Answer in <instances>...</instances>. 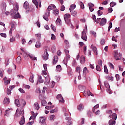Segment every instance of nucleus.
<instances>
[{"instance_id":"obj_37","label":"nucleus","mask_w":125,"mask_h":125,"mask_svg":"<svg viewBox=\"0 0 125 125\" xmlns=\"http://www.w3.org/2000/svg\"><path fill=\"white\" fill-rule=\"evenodd\" d=\"M87 93L88 96H90V95H91V96H94V95H93V94H92V93L90 92V91H89V90H88V91H87Z\"/></svg>"},{"instance_id":"obj_18","label":"nucleus","mask_w":125,"mask_h":125,"mask_svg":"<svg viewBox=\"0 0 125 125\" xmlns=\"http://www.w3.org/2000/svg\"><path fill=\"white\" fill-rule=\"evenodd\" d=\"M109 125H116V121L113 120H110L108 122Z\"/></svg>"},{"instance_id":"obj_4","label":"nucleus","mask_w":125,"mask_h":125,"mask_svg":"<svg viewBox=\"0 0 125 125\" xmlns=\"http://www.w3.org/2000/svg\"><path fill=\"white\" fill-rule=\"evenodd\" d=\"M49 14H50V12L47 10L45 14L43 15V18L44 20H46V21H48V17L49 16Z\"/></svg>"},{"instance_id":"obj_3","label":"nucleus","mask_w":125,"mask_h":125,"mask_svg":"<svg viewBox=\"0 0 125 125\" xmlns=\"http://www.w3.org/2000/svg\"><path fill=\"white\" fill-rule=\"evenodd\" d=\"M64 19L66 24H70L71 23V15L65 14L64 15Z\"/></svg>"},{"instance_id":"obj_2","label":"nucleus","mask_w":125,"mask_h":125,"mask_svg":"<svg viewBox=\"0 0 125 125\" xmlns=\"http://www.w3.org/2000/svg\"><path fill=\"white\" fill-rule=\"evenodd\" d=\"M21 50L23 52V56L24 59H28V57H29L33 61H35V60L37 61V57H35L33 54L26 52V51L22 48H21Z\"/></svg>"},{"instance_id":"obj_39","label":"nucleus","mask_w":125,"mask_h":125,"mask_svg":"<svg viewBox=\"0 0 125 125\" xmlns=\"http://www.w3.org/2000/svg\"><path fill=\"white\" fill-rule=\"evenodd\" d=\"M62 98H63V97H62V95L61 94H59L57 96V99H58V100L61 99Z\"/></svg>"},{"instance_id":"obj_9","label":"nucleus","mask_w":125,"mask_h":125,"mask_svg":"<svg viewBox=\"0 0 125 125\" xmlns=\"http://www.w3.org/2000/svg\"><path fill=\"white\" fill-rule=\"evenodd\" d=\"M64 51L65 53L66 58H67V60H69L70 59V55H69V50L64 49Z\"/></svg>"},{"instance_id":"obj_34","label":"nucleus","mask_w":125,"mask_h":125,"mask_svg":"<svg viewBox=\"0 0 125 125\" xmlns=\"http://www.w3.org/2000/svg\"><path fill=\"white\" fill-rule=\"evenodd\" d=\"M15 22L12 21L11 22V29H12L13 30H14V27H15Z\"/></svg>"},{"instance_id":"obj_52","label":"nucleus","mask_w":125,"mask_h":125,"mask_svg":"<svg viewBox=\"0 0 125 125\" xmlns=\"http://www.w3.org/2000/svg\"><path fill=\"white\" fill-rule=\"evenodd\" d=\"M7 93L8 95L11 94V90L10 89L7 88Z\"/></svg>"},{"instance_id":"obj_12","label":"nucleus","mask_w":125,"mask_h":125,"mask_svg":"<svg viewBox=\"0 0 125 125\" xmlns=\"http://www.w3.org/2000/svg\"><path fill=\"white\" fill-rule=\"evenodd\" d=\"M25 124V117H24V116H23L21 119V121H20V125H23Z\"/></svg>"},{"instance_id":"obj_21","label":"nucleus","mask_w":125,"mask_h":125,"mask_svg":"<svg viewBox=\"0 0 125 125\" xmlns=\"http://www.w3.org/2000/svg\"><path fill=\"white\" fill-rule=\"evenodd\" d=\"M112 116V120H117V114L116 113H113L112 115H110L109 117Z\"/></svg>"},{"instance_id":"obj_6","label":"nucleus","mask_w":125,"mask_h":125,"mask_svg":"<svg viewBox=\"0 0 125 125\" xmlns=\"http://www.w3.org/2000/svg\"><path fill=\"white\" fill-rule=\"evenodd\" d=\"M48 53H47V49H45L44 54L42 56V58L45 60H47L48 59Z\"/></svg>"},{"instance_id":"obj_14","label":"nucleus","mask_w":125,"mask_h":125,"mask_svg":"<svg viewBox=\"0 0 125 125\" xmlns=\"http://www.w3.org/2000/svg\"><path fill=\"white\" fill-rule=\"evenodd\" d=\"M80 62L81 64H83L85 62V57L83 56H82L80 58Z\"/></svg>"},{"instance_id":"obj_28","label":"nucleus","mask_w":125,"mask_h":125,"mask_svg":"<svg viewBox=\"0 0 125 125\" xmlns=\"http://www.w3.org/2000/svg\"><path fill=\"white\" fill-rule=\"evenodd\" d=\"M87 73H88V70H87V68H86V67H85L83 69V75H86Z\"/></svg>"},{"instance_id":"obj_5","label":"nucleus","mask_w":125,"mask_h":125,"mask_svg":"<svg viewBox=\"0 0 125 125\" xmlns=\"http://www.w3.org/2000/svg\"><path fill=\"white\" fill-rule=\"evenodd\" d=\"M56 9V6L54 4H50L48 7L47 10V11H50V10H54Z\"/></svg>"},{"instance_id":"obj_44","label":"nucleus","mask_w":125,"mask_h":125,"mask_svg":"<svg viewBox=\"0 0 125 125\" xmlns=\"http://www.w3.org/2000/svg\"><path fill=\"white\" fill-rule=\"evenodd\" d=\"M56 69L58 71H61V65H58L56 66Z\"/></svg>"},{"instance_id":"obj_55","label":"nucleus","mask_w":125,"mask_h":125,"mask_svg":"<svg viewBox=\"0 0 125 125\" xmlns=\"http://www.w3.org/2000/svg\"><path fill=\"white\" fill-rule=\"evenodd\" d=\"M0 35L2 38H6V34L5 33H0Z\"/></svg>"},{"instance_id":"obj_25","label":"nucleus","mask_w":125,"mask_h":125,"mask_svg":"<svg viewBox=\"0 0 125 125\" xmlns=\"http://www.w3.org/2000/svg\"><path fill=\"white\" fill-rule=\"evenodd\" d=\"M35 46L37 48H39V47H41V46H42V43H41V42H36Z\"/></svg>"},{"instance_id":"obj_27","label":"nucleus","mask_w":125,"mask_h":125,"mask_svg":"<svg viewBox=\"0 0 125 125\" xmlns=\"http://www.w3.org/2000/svg\"><path fill=\"white\" fill-rule=\"evenodd\" d=\"M40 122L42 124L45 123V119L44 117H41L40 118Z\"/></svg>"},{"instance_id":"obj_16","label":"nucleus","mask_w":125,"mask_h":125,"mask_svg":"<svg viewBox=\"0 0 125 125\" xmlns=\"http://www.w3.org/2000/svg\"><path fill=\"white\" fill-rule=\"evenodd\" d=\"M91 47L93 51H94V52H96V53H97L96 55H97V48H96L95 46L93 45V44L91 45Z\"/></svg>"},{"instance_id":"obj_59","label":"nucleus","mask_w":125,"mask_h":125,"mask_svg":"<svg viewBox=\"0 0 125 125\" xmlns=\"http://www.w3.org/2000/svg\"><path fill=\"white\" fill-rule=\"evenodd\" d=\"M112 113H113V112L111 110L106 111V114H109V115H111V114H112Z\"/></svg>"},{"instance_id":"obj_63","label":"nucleus","mask_w":125,"mask_h":125,"mask_svg":"<svg viewBox=\"0 0 125 125\" xmlns=\"http://www.w3.org/2000/svg\"><path fill=\"white\" fill-rule=\"evenodd\" d=\"M109 67L110 68H111V69H114V65H113V64H112V63L109 62Z\"/></svg>"},{"instance_id":"obj_58","label":"nucleus","mask_w":125,"mask_h":125,"mask_svg":"<svg viewBox=\"0 0 125 125\" xmlns=\"http://www.w3.org/2000/svg\"><path fill=\"white\" fill-rule=\"evenodd\" d=\"M51 36H52L51 38V40H55L56 39V38L55 37V35H54V34H52Z\"/></svg>"},{"instance_id":"obj_41","label":"nucleus","mask_w":125,"mask_h":125,"mask_svg":"<svg viewBox=\"0 0 125 125\" xmlns=\"http://www.w3.org/2000/svg\"><path fill=\"white\" fill-rule=\"evenodd\" d=\"M46 104V101L43 100L42 101V106H45V104Z\"/></svg>"},{"instance_id":"obj_29","label":"nucleus","mask_w":125,"mask_h":125,"mask_svg":"<svg viewBox=\"0 0 125 125\" xmlns=\"http://www.w3.org/2000/svg\"><path fill=\"white\" fill-rule=\"evenodd\" d=\"M53 13H54V15H55L56 16H57V15H58V14H59V10H58V9H55L53 11Z\"/></svg>"},{"instance_id":"obj_62","label":"nucleus","mask_w":125,"mask_h":125,"mask_svg":"<svg viewBox=\"0 0 125 125\" xmlns=\"http://www.w3.org/2000/svg\"><path fill=\"white\" fill-rule=\"evenodd\" d=\"M65 10V6L64 5H62L61 8V11H64Z\"/></svg>"},{"instance_id":"obj_42","label":"nucleus","mask_w":125,"mask_h":125,"mask_svg":"<svg viewBox=\"0 0 125 125\" xmlns=\"http://www.w3.org/2000/svg\"><path fill=\"white\" fill-rule=\"evenodd\" d=\"M112 27H113V24H112V22H110L109 23V26H108V32H110V30L111 28H112Z\"/></svg>"},{"instance_id":"obj_53","label":"nucleus","mask_w":125,"mask_h":125,"mask_svg":"<svg viewBox=\"0 0 125 125\" xmlns=\"http://www.w3.org/2000/svg\"><path fill=\"white\" fill-rule=\"evenodd\" d=\"M51 26L52 27V29L54 32L56 31V28H55V26H54L53 24H51Z\"/></svg>"},{"instance_id":"obj_10","label":"nucleus","mask_w":125,"mask_h":125,"mask_svg":"<svg viewBox=\"0 0 125 125\" xmlns=\"http://www.w3.org/2000/svg\"><path fill=\"white\" fill-rule=\"evenodd\" d=\"M3 81H4V83L5 85H7L9 83H10V80H7V78L4 77L3 78Z\"/></svg>"},{"instance_id":"obj_24","label":"nucleus","mask_w":125,"mask_h":125,"mask_svg":"<svg viewBox=\"0 0 125 125\" xmlns=\"http://www.w3.org/2000/svg\"><path fill=\"white\" fill-rule=\"evenodd\" d=\"M32 2L35 4L37 8H39V2L37 0H33Z\"/></svg>"},{"instance_id":"obj_56","label":"nucleus","mask_w":125,"mask_h":125,"mask_svg":"<svg viewBox=\"0 0 125 125\" xmlns=\"http://www.w3.org/2000/svg\"><path fill=\"white\" fill-rule=\"evenodd\" d=\"M98 64H99V66H101V67H102V60H100L98 61Z\"/></svg>"},{"instance_id":"obj_57","label":"nucleus","mask_w":125,"mask_h":125,"mask_svg":"<svg viewBox=\"0 0 125 125\" xmlns=\"http://www.w3.org/2000/svg\"><path fill=\"white\" fill-rule=\"evenodd\" d=\"M88 5L89 6V8L93 7V6H94V5L93 4H92V3H89L88 4Z\"/></svg>"},{"instance_id":"obj_23","label":"nucleus","mask_w":125,"mask_h":125,"mask_svg":"<svg viewBox=\"0 0 125 125\" xmlns=\"http://www.w3.org/2000/svg\"><path fill=\"white\" fill-rule=\"evenodd\" d=\"M38 82L42 83H43V80L42 78V76H38Z\"/></svg>"},{"instance_id":"obj_46","label":"nucleus","mask_w":125,"mask_h":125,"mask_svg":"<svg viewBox=\"0 0 125 125\" xmlns=\"http://www.w3.org/2000/svg\"><path fill=\"white\" fill-rule=\"evenodd\" d=\"M80 70H81V67H80V66H77V67H76V72H79V74H80V72H81V71H80Z\"/></svg>"},{"instance_id":"obj_31","label":"nucleus","mask_w":125,"mask_h":125,"mask_svg":"<svg viewBox=\"0 0 125 125\" xmlns=\"http://www.w3.org/2000/svg\"><path fill=\"white\" fill-rule=\"evenodd\" d=\"M78 110H79V111H81L82 109H83V104H80L78 106Z\"/></svg>"},{"instance_id":"obj_61","label":"nucleus","mask_w":125,"mask_h":125,"mask_svg":"<svg viewBox=\"0 0 125 125\" xmlns=\"http://www.w3.org/2000/svg\"><path fill=\"white\" fill-rule=\"evenodd\" d=\"M72 124H73V122L70 120V121L67 122L66 125H71Z\"/></svg>"},{"instance_id":"obj_48","label":"nucleus","mask_w":125,"mask_h":125,"mask_svg":"<svg viewBox=\"0 0 125 125\" xmlns=\"http://www.w3.org/2000/svg\"><path fill=\"white\" fill-rule=\"evenodd\" d=\"M101 20V18H98L97 20H95V23L96 22L97 24L99 23L100 21Z\"/></svg>"},{"instance_id":"obj_1","label":"nucleus","mask_w":125,"mask_h":125,"mask_svg":"<svg viewBox=\"0 0 125 125\" xmlns=\"http://www.w3.org/2000/svg\"><path fill=\"white\" fill-rule=\"evenodd\" d=\"M18 10H19V5L16 4L15 7L10 11L11 15L13 16L15 19L20 18V14L18 12Z\"/></svg>"},{"instance_id":"obj_13","label":"nucleus","mask_w":125,"mask_h":125,"mask_svg":"<svg viewBox=\"0 0 125 125\" xmlns=\"http://www.w3.org/2000/svg\"><path fill=\"white\" fill-rule=\"evenodd\" d=\"M20 116H21V117H23V116H24V109H21L19 114H18L17 115V117H20Z\"/></svg>"},{"instance_id":"obj_35","label":"nucleus","mask_w":125,"mask_h":125,"mask_svg":"<svg viewBox=\"0 0 125 125\" xmlns=\"http://www.w3.org/2000/svg\"><path fill=\"white\" fill-rule=\"evenodd\" d=\"M17 63H19L21 62V57L18 56L16 59Z\"/></svg>"},{"instance_id":"obj_33","label":"nucleus","mask_w":125,"mask_h":125,"mask_svg":"<svg viewBox=\"0 0 125 125\" xmlns=\"http://www.w3.org/2000/svg\"><path fill=\"white\" fill-rule=\"evenodd\" d=\"M15 104L18 106V107L20 106V102H19V100H15Z\"/></svg>"},{"instance_id":"obj_8","label":"nucleus","mask_w":125,"mask_h":125,"mask_svg":"<svg viewBox=\"0 0 125 125\" xmlns=\"http://www.w3.org/2000/svg\"><path fill=\"white\" fill-rule=\"evenodd\" d=\"M106 22H107V20H106V18H102L100 22V26H104V25L106 24Z\"/></svg>"},{"instance_id":"obj_51","label":"nucleus","mask_w":125,"mask_h":125,"mask_svg":"<svg viewBox=\"0 0 125 125\" xmlns=\"http://www.w3.org/2000/svg\"><path fill=\"white\" fill-rule=\"evenodd\" d=\"M19 91L20 92H21V93H25V91L21 88L19 89Z\"/></svg>"},{"instance_id":"obj_17","label":"nucleus","mask_w":125,"mask_h":125,"mask_svg":"<svg viewBox=\"0 0 125 125\" xmlns=\"http://www.w3.org/2000/svg\"><path fill=\"white\" fill-rule=\"evenodd\" d=\"M75 8H76V5L71 4L69 8L70 12H72V11H73V10H74V9H75Z\"/></svg>"},{"instance_id":"obj_47","label":"nucleus","mask_w":125,"mask_h":125,"mask_svg":"<svg viewBox=\"0 0 125 125\" xmlns=\"http://www.w3.org/2000/svg\"><path fill=\"white\" fill-rule=\"evenodd\" d=\"M59 102H61V103H64L65 102V101H64V98H63L62 97L59 100Z\"/></svg>"},{"instance_id":"obj_64","label":"nucleus","mask_w":125,"mask_h":125,"mask_svg":"<svg viewBox=\"0 0 125 125\" xmlns=\"http://www.w3.org/2000/svg\"><path fill=\"white\" fill-rule=\"evenodd\" d=\"M114 53H115V54H114V57L116 58H117V55H118V51H114Z\"/></svg>"},{"instance_id":"obj_20","label":"nucleus","mask_w":125,"mask_h":125,"mask_svg":"<svg viewBox=\"0 0 125 125\" xmlns=\"http://www.w3.org/2000/svg\"><path fill=\"white\" fill-rule=\"evenodd\" d=\"M70 12L71 13V15H72V16H74V17H76L78 14V12L77 11L72 10Z\"/></svg>"},{"instance_id":"obj_19","label":"nucleus","mask_w":125,"mask_h":125,"mask_svg":"<svg viewBox=\"0 0 125 125\" xmlns=\"http://www.w3.org/2000/svg\"><path fill=\"white\" fill-rule=\"evenodd\" d=\"M23 7L25 9H27V8H29V3H28V1H26L24 3H23Z\"/></svg>"},{"instance_id":"obj_22","label":"nucleus","mask_w":125,"mask_h":125,"mask_svg":"<svg viewBox=\"0 0 125 125\" xmlns=\"http://www.w3.org/2000/svg\"><path fill=\"white\" fill-rule=\"evenodd\" d=\"M34 106L35 110H37L38 111V110L40 109V105L38 103H35L34 104Z\"/></svg>"},{"instance_id":"obj_40","label":"nucleus","mask_w":125,"mask_h":125,"mask_svg":"<svg viewBox=\"0 0 125 125\" xmlns=\"http://www.w3.org/2000/svg\"><path fill=\"white\" fill-rule=\"evenodd\" d=\"M104 73H106V74H108V69L107 68V66L104 65Z\"/></svg>"},{"instance_id":"obj_36","label":"nucleus","mask_w":125,"mask_h":125,"mask_svg":"<svg viewBox=\"0 0 125 125\" xmlns=\"http://www.w3.org/2000/svg\"><path fill=\"white\" fill-rule=\"evenodd\" d=\"M3 73H4V72L3 71V70L0 69V77H1V78L3 77Z\"/></svg>"},{"instance_id":"obj_60","label":"nucleus","mask_w":125,"mask_h":125,"mask_svg":"<svg viewBox=\"0 0 125 125\" xmlns=\"http://www.w3.org/2000/svg\"><path fill=\"white\" fill-rule=\"evenodd\" d=\"M18 79H24V76L23 75H19L17 76Z\"/></svg>"},{"instance_id":"obj_15","label":"nucleus","mask_w":125,"mask_h":125,"mask_svg":"<svg viewBox=\"0 0 125 125\" xmlns=\"http://www.w3.org/2000/svg\"><path fill=\"white\" fill-rule=\"evenodd\" d=\"M10 102L9 101V98H5L3 102V104H9Z\"/></svg>"},{"instance_id":"obj_50","label":"nucleus","mask_w":125,"mask_h":125,"mask_svg":"<svg viewBox=\"0 0 125 125\" xmlns=\"http://www.w3.org/2000/svg\"><path fill=\"white\" fill-rule=\"evenodd\" d=\"M54 118H55V116L54 115H52L50 116V121H52L54 120Z\"/></svg>"},{"instance_id":"obj_11","label":"nucleus","mask_w":125,"mask_h":125,"mask_svg":"<svg viewBox=\"0 0 125 125\" xmlns=\"http://www.w3.org/2000/svg\"><path fill=\"white\" fill-rule=\"evenodd\" d=\"M57 62H58V57L57 56H55L53 61V65H55Z\"/></svg>"},{"instance_id":"obj_45","label":"nucleus","mask_w":125,"mask_h":125,"mask_svg":"<svg viewBox=\"0 0 125 125\" xmlns=\"http://www.w3.org/2000/svg\"><path fill=\"white\" fill-rule=\"evenodd\" d=\"M80 6L82 9H83L84 8V5L83 4V2H80Z\"/></svg>"},{"instance_id":"obj_43","label":"nucleus","mask_w":125,"mask_h":125,"mask_svg":"<svg viewBox=\"0 0 125 125\" xmlns=\"http://www.w3.org/2000/svg\"><path fill=\"white\" fill-rule=\"evenodd\" d=\"M116 4H117V3H116V2H111L110 3V6L111 7H114V6H115V5H116Z\"/></svg>"},{"instance_id":"obj_38","label":"nucleus","mask_w":125,"mask_h":125,"mask_svg":"<svg viewBox=\"0 0 125 125\" xmlns=\"http://www.w3.org/2000/svg\"><path fill=\"white\" fill-rule=\"evenodd\" d=\"M96 70L97 71H98L99 72H101V68L100 67V66L99 65H97L96 67Z\"/></svg>"},{"instance_id":"obj_30","label":"nucleus","mask_w":125,"mask_h":125,"mask_svg":"<svg viewBox=\"0 0 125 125\" xmlns=\"http://www.w3.org/2000/svg\"><path fill=\"white\" fill-rule=\"evenodd\" d=\"M29 82H30V83H33L34 81V75H32L31 76H30V78H29Z\"/></svg>"},{"instance_id":"obj_54","label":"nucleus","mask_w":125,"mask_h":125,"mask_svg":"<svg viewBox=\"0 0 125 125\" xmlns=\"http://www.w3.org/2000/svg\"><path fill=\"white\" fill-rule=\"evenodd\" d=\"M101 44L104 45L105 44V40L103 39L101 41Z\"/></svg>"},{"instance_id":"obj_26","label":"nucleus","mask_w":125,"mask_h":125,"mask_svg":"<svg viewBox=\"0 0 125 125\" xmlns=\"http://www.w3.org/2000/svg\"><path fill=\"white\" fill-rule=\"evenodd\" d=\"M50 82V79L47 77L45 78V82H44L45 84H48V83Z\"/></svg>"},{"instance_id":"obj_32","label":"nucleus","mask_w":125,"mask_h":125,"mask_svg":"<svg viewBox=\"0 0 125 125\" xmlns=\"http://www.w3.org/2000/svg\"><path fill=\"white\" fill-rule=\"evenodd\" d=\"M5 64L6 66H8L9 65V59L7 58L5 60Z\"/></svg>"},{"instance_id":"obj_49","label":"nucleus","mask_w":125,"mask_h":125,"mask_svg":"<svg viewBox=\"0 0 125 125\" xmlns=\"http://www.w3.org/2000/svg\"><path fill=\"white\" fill-rule=\"evenodd\" d=\"M102 14H103V12L101 11V10H99L98 11V15L101 16V15H102Z\"/></svg>"},{"instance_id":"obj_7","label":"nucleus","mask_w":125,"mask_h":125,"mask_svg":"<svg viewBox=\"0 0 125 125\" xmlns=\"http://www.w3.org/2000/svg\"><path fill=\"white\" fill-rule=\"evenodd\" d=\"M82 40H83V41H85L86 42V40H87V37H86V33H85V31H83L82 33Z\"/></svg>"}]
</instances>
